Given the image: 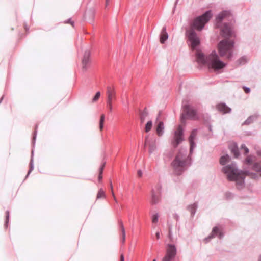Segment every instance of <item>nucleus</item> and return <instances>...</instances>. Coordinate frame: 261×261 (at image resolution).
<instances>
[{
  "instance_id": "nucleus-29",
  "label": "nucleus",
  "mask_w": 261,
  "mask_h": 261,
  "mask_svg": "<svg viewBox=\"0 0 261 261\" xmlns=\"http://www.w3.org/2000/svg\"><path fill=\"white\" fill-rule=\"evenodd\" d=\"M152 122L150 120L147 122L145 125V132H148L152 128Z\"/></svg>"
},
{
  "instance_id": "nucleus-47",
  "label": "nucleus",
  "mask_w": 261,
  "mask_h": 261,
  "mask_svg": "<svg viewBox=\"0 0 261 261\" xmlns=\"http://www.w3.org/2000/svg\"><path fill=\"white\" fill-rule=\"evenodd\" d=\"M174 218L176 219V220H178L179 219V216L177 215V214H175L174 215Z\"/></svg>"
},
{
  "instance_id": "nucleus-40",
  "label": "nucleus",
  "mask_w": 261,
  "mask_h": 261,
  "mask_svg": "<svg viewBox=\"0 0 261 261\" xmlns=\"http://www.w3.org/2000/svg\"><path fill=\"white\" fill-rule=\"evenodd\" d=\"M101 95V93L100 91H98L96 93L95 96L93 98H99Z\"/></svg>"
},
{
  "instance_id": "nucleus-33",
  "label": "nucleus",
  "mask_w": 261,
  "mask_h": 261,
  "mask_svg": "<svg viewBox=\"0 0 261 261\" xmlns=\"http://www.w3.org/2000/svg\"><path fill=\"white\" fill-rule=\"evenodd\" d=\"M241 150L244 151V153L246 154L249 152V149L246 146L245 144H243L241 146Z\"/></svg>"
},
{
  "instance_id": "nucleus-22",
  "label": "nucleus",
  "mask_w": 261,
  "mask_h": 261,
  "mask_svg": "<svg viewBox=\"0 0 261 261\" xmlns=\"http://www.w3.org/2000/svg\"><path fill=\"white\" fill-rule=\"evenodd\" d=\"M164 132V123L162 121H160L156 128V133L159 136H161L163 135Z\"/></svg>"
},
{
  "instance_id": "nucleus-12",
  "label": "nucleus",
  "mask_w": 261,
  "mask_h": 261,
  "mask_svg": "<svg viewBox=\"0 0 261 261\" xmlns=\"http://www.w3.org/2000/svg\"><path fill=\"white\" fill-rule=\"evenodd\" d=\"M90 52L88 50H86L84 54L82 60V69L86 71L90 66Z\"/></svg>"
},
{
  "instance_id": "nucleus-4",
  "label": "nucleus",
  "mask_w": 261,
  "mask_h": 261,
  "mask_svg": "<svg viewBox=\"0 0 261 261\" xmlns=\"http://www.w3.org/2000/svg\"><path fill=\"white\" fill-rule=\"evenodd\" d=\"M182 108L183 111L180 116L182 123H185L187 119L193 120L199 119L198 111L200 108L199 103L190 102L187 100H184L182 102Z\"/></svg>"
},
{
  "instance_id": "nucleus-10",
  "label": "nucleus",
  "mask_w": 261,
  "mask_h": 261,
  "mask_svg": "<svg viewBox=\"0 0 261 261\" xmlns=\"http://www.w3.org/2000/svg\"><path fill=\"white\" fill-rule=\"evenodd\" d=\"M221 35L222 37L229 39L235 37L236 34L232 25L229 23H225L221 29Z\"/></svg>"
},
{
  "instance_id": "nucleus-30",
  "label": "nucleus",
  "mask_w": 261,
  "mask_h": 261,
  "mask_svg": "<svg viewBox=\"0 0 261 261\" xmlns=\"http://www.w3.org/2000/svg\"><path fill=\"white\" fill-rule=\"evenodd\" d=\"M9 217H10V213L9 211H7L6 212V221H5V227L7 228L8 227V225L9 223Z\"/></svg>"
},
{
  "instance_id": "nucleus-26",
  "label": "nucleus",
  "mask_w": 261,
  "mask_h": 261,
  "mask_svg": "<svg viewBox=\"0 0 261 261\" xmlns=\"http://www.w3.org/2000/svg\"><path fill=\"white\" fill-rule=\"evenodd\" d=\"M107 95L108 98H112L113 96H115V92L114 89L111 87H108L107 88Z\"/></svg>"
},
{
  "instance_id": "nucleus-52",
  "label": "nucleus",
  "mask_w": 261,
  "mask_h": 261,
  "mask_svg": "<svg viewBox=\"0 0 261 261\" xmlns=\"http://www.w3.org/2000/svg\"><path fill=\"white\" fill-rule=\"evenodd\" d=\"M3 100V99H0V103L2 102V100Z\"/></svg>"
},
{
  "instance_id": "nucleus-51",
  "label": "nucleus",
  "mask_w": 261,
  "mask_h": 261,
  "mask_svg": "<svg viewBox=\"0 0 261 261\" xmlns=\"http://www.w3.org/2000/svg\"><path fill=\"white\" fill-rule=\"evenodd\" d=\"M109 0H106V4L107 5Z\"/></svg>"
},
{
  "instance_id": "nucleus-9",
  "label": "nucleus",
  "mask_w": 261,
  "mask_h": 261,
  "mask_svg": "<svg viewBox=\"0 0 261 261\" xmlns=\"http://www.w3.org/2000/svg\"><path fill=\"white\" fill-rule=\"evenodd\" d=\"M177 254L176 246L173 244H169L167 246L166 252L162 261H174Z\"/></svg>"
},
{
  "instance_id": "nucleus-24",
  "label": "nucleus",
  "mask_w": 261,
  "mask_h": 261,
  "mask_svg": "<svg viewBox=\"0 0 261 261\" xmlns=\"http://www.w3.org/2000/svg\"><path fill=\"white\" fill-rule=\"evenodd\" d=\"M119 224L120 227L121 228V231H122V240H121V241H122V243L123 244H124L125 242V237H126L125 230V229H124V226L123 224V222L121 220H120L119 221Z\"/></svg>"
},
{
  "instance_id": "nucleus-39",
  "label": "nucleus",
  "mask_w": 261,
  "mask_h": 261,
  "mask_svg": "<svg viewBox=\"0 0 261 261\" xmlns=\"http://www.w3.org/2000/svg\"><path fill=\"white\" fill-rule=\"evenodd\" d=\"M107 106L110 108V110H112V105H111V99H108L107 101Z\"/></svg>"
},
{
  "instance_id": "nucleus-18",
  "label": "nucleus",
  "mask_w": 261,
  "mask_h": 261,
  "mask_svg": "<svg viewBox=\"0 0 261 261\" xmlns=\"http://www.w3.org/2000/svg\"><path fill=\"white\" fill-rule=\"evenodd\" d=\"M149 145V153H152L156 149V145L155 143V141L154 140H148L147 139H146L145 140V145Z\"/></svg>"
},
{
  "instance_id": "nucleus-23",
  "label": "nucleus",
  "mask_w": 261,
  "mask_h": 261,
  "mask_svg": "<svg viewBox=\"0 0 261 261\" xmlns=\"http://www.w3.org/2000/svg\"><path fill=\"white\" fill-rule=\"evenodd\" d=\"M230 149L231 150V153L234 155L235 158H238L239 155V151L238 147L236 143L233 144L230 147Z\"/></svg>"
},
{
  "instance_id": "nucleus-37",
  "label": "nucleus",
  "mask_w": 261,
  "mask_h": 261,
  "mask_svg": "<svg viewBox=\"0 0 261 261\" xmlns=\"http://www.w3.org/2000/svg\"><path fill=\"white\" fill-rule=\"evenodd\" d=\"M37 127H38V125H36L35 130L34 131V136H33V145L35 143V141L36 137V133H37Z\"/></svg>"
},
{
  "instance_id": "nucleus-6",
  "label": "nucleus",
  "mask_w": 261,
  "mask_h": 261,
  "mask_svg": "<svg viewBox=\"0 0 261 261\" xmlns=\"http://www.w3.org/2000/svg\"><path fill=\"white\" fill-rule=\"evenodd\" d=\"M234 42L227 39L221 40L218 44V52L220 56H226L227 59L233 57V48Z\"/></svg>"
},
{
  "instance_id": "nucleus-41",
  "label": "nucleus",
  "mask_w": 261,
  "mask_h": 261,
  "mask_svg": "<svg viewBox=\"0 0 261 261\" xmlns=\"http://www.w3.org/2000/svg\"><path fill=\"white\" fill-rule=\"evenodd\" d=\"M172 231H171V228H169V233H168V237L170 239H172Z\"/></svg>"
},
{
  "instance_id": "nucleus-38",
  "label": "nucleus",
  "mask_w": 261,
  "mask_h": 261,
  "mask_svg": "<svg viewBox=\"0 0 261 261\" xmlns=\"http://www.w3.org/2000/svg\"><path fill=\"white\" fill-rule=\"evenodd\" d=\"M243 88L246 93H249L250 92V89L249 87L244 86Z\"/></svg>"
},
{
  "instance_id": "nucleus-49",
  "label": "nucleus",
  "mask_w": 261,
  "mask_h": 261,
  "mask_svg": "<svg viewBox=\"0 0 261 261\" xmlns=\"http://www.w3.org/2000/svg\"><path fill=\"white\" fill-rule=\"evenodd\" d=\"M209 129H210V130H212V126H209Z\"/></svg>"
},
{
  "instance_id": "nucleus-20",
  "label": "nucleus",
  "mask_w": 261,
  "mask_h": 261,
  "mask_svg": "<svg viewBox=\"0 0 261 261\" xmlns=\"http://www.w3.org/2000/svg\"><path fill=\"white\" fill-rule=\"evenodd\" d=\"M259 117V115L255 114L250 116L243 123V125H249L252 123L254 121L256 120Z\"/></svg>"
},
{
  "instance_id": "nucleus-19",
  "label": "nucleus",
  "mask_w": 261,
  "mask_h": 261,
  "mask_svg": "<svg viewBox=\"0 0 261 261\" xmlns=\"http://www.w3.org/2000/svg\"><path fill=\"white\" fill-rule=\"evenodd\" d=\"M168 38V35L166 32V27H164L162 30V32L160 35V42L162 44H164Z\"/></svg>"
},
{
  "instance_id": "nucleus-1",
  "label": "nucleus",
  "mask_w": 261,
  "mask_h": 261,
  "mask_svg": "<svg viewBox=\"0 0 261 261\" xmlns=\"http://www.w3.org/2000/svg\"><path fill=\"white\" fill-rule=\"evenodd\" d=\"M230 160V158L229 155L225 154L220 158V164L224 166L222 170L227 175V179L230 181H236L237 189H241L244 187V179L246 176H249L254 179L258 178V176L256 173L250 172L249 170H238L235 163L226 165L229 163Z\"/></svg>"
},
{
  "instance_id": "nucleus-3",
  "label": "nucleus",
  "mask_w": 261,
  "mask_h": 261,
  "mask_svg": "<svg viewBox=\"0 0 261 261\" xmlns=\"http://www.w3.org/2000/svg\"><path fill=\"white\" fill-rule=\"evenodd\" d=\"M195 56L198 63L206 66L210 71H218L223 69L226 66V64L220 60L215 50L207 56L198 51L196 53Z\"/></svg>"
},
{
  "instance_id": "nucleus-45",
  "label": "nucleus",
  "mask_w": 261,
  "mask_h": 261,
  "mask_svg": "<svg viewBox=\"0 0 261 261\" xmlns=\"http://www.w3.org/2000/svg\"><path fill=\"white\" fill-rule=\"evenodd\" d=\"M138 175L139 177H141L142 175V172L141 171V170H139L138 171Z\"/></svg>"
},
{
  "instance_id": "nucleus-50",
  "label": "nucleus",
  "mask_w": 261,
  "mask_h": 261,
  "mask_svg": "<svg viewBox=\"0 0 261 261\" xmlns=\"http://www.w3.org/2000/svg\"><path fill=\"white\" fill-rule=\"evenodd\" d=\"M97 99H96V98H94V99H93V101H95Z\"/></svg>"
},
{
  "instance_id": "nucleus-21",
  "label": "nucleus",
  "mask_w": 261,
  "mask_h": 261,
  "mask_svg": "<svg viewBox=\"0 0 261 261\" xmlns=\"http://www.w3.org/2000/svg\"><path fill=\"white\" fill-rule=\"evenodd\" d=\"M197 207L198 204L196 202L188 206L187 209L189 212H190L192 217H193L195 215Z\"/></svg>"
},
{
  "instance_id": "nucleus-5",
  "label": "nucleus",
  "mask_w": 261,
  "mask_h": 261,
  "mask_svg": "<svg viewBox=\"0 0 261 261\" xmlns=\"http://www.w3.org/2000/svg\"><path fill=\"white\" fill-rule=\"evenodd\" d=\"M213 14L211 10H207L202 15L198 16L194 19L190 24V28L201 31L212 17Z\"/></svg>"
},
{
  "instance_id": "nucleus-34",
  "label": "nucleus",
  "mask_w": 261,
  "mask_h": 261,
  "mask_svg": "<svg viewBox=\"0 0 261 261\" xmlns=\"http://www.w3.org/2000/svg\"><path fill=\"white\" fill-rule=\"evenodd\" d=\"M246 164L250 165L252 162V158L250 156H248L245 160Z\"/></svg>"
},
{
  "instance_id": "nucleus-16",
  "label": "nucleus",
  "mask_w": 261,
  "mask_h": 261,
  "mask_svg": "<svg viewBox=\"0 0 261 261\" xmlns=\"http://www.w3.org/2000/svg\"><path fill=\"white\" fill-rule=\"evenodd\" d=\"M197 135V129L193 130L190 134V136L189 138V141L190 144V154L193 153V151L194 148L196 147V144L194 142V140Z\"/></svg>"
},
{
  "instance_id": "nucleus-48",
  "label": "nucleus",
  "mask_w": 261,
  "mask_h": 261,
  "mask_svg": "<svg viewBox=\"0 0 261 261\" xmlns=\"http://www.w3.org/2000/svg\"><path fill=\"white\" fill-rule=\"evenodd\" d=\"M258 261H261V255L259 256Z\"/></svg>"
},
{
  "instance_id": "nucleus-2",
  "label": "nucleus",
  "mask_w": 261,
  "mask_h": 261,
  "mask_svg": "<svg viewBox=\"0 0 261 261\" xmlns=\"http://www.w3.org/2000/svg\"><path fill=\"white\" fill-rule=\"evenodd\" d=\"M190 152L188 154L186 149L179 150L171 163L174 173L176 175H181L190 166L192 161Z\"/></svg>"
},
{
  "instance_id": "nucleus-17",
  "label": "nucleus",
  "mask_w": 261,
  "mask_h": 261,
  "mask_svg": "<svg viewBox=\"0 0 261 261\" xmlns=\"http://www.w3.org/2000/svg\"><path fill=\"white\" fill-rule=\"evenodd\" d=\"M217 110L223 114L230 113L231 109L224 103H221L217 105Z\"/></svg>"
},
{
  "instance_id": "nucleus-8",
  "label": "nucleus",
  "mask_w": 261,
  "mask_h": 261,
  "mask_svg": "<svg viewBox=\"0 0 261 261\" xmlns=\"http://www.w3.org/2000/svg\"><path fill=\"white\" fill-rule=\"evenodd\" d=\"M184 140V129L181 125H179L174 132L171 141L172 145L174 148H176Z\"/></svg>"
},
{
  "instance_id": "nucleus-46",
  "label": "nucleus",
  "mask_w": 261,
  "mask_h": 261,
  "mask_svg": "<svg viewBox=\"0 0 261 261\" xmlns=\"http://www.w3.org/2000/svg\"><path fill=\"white\" fill-rule=\"evenodd\" d=\"M120 261H124V256L123 254L120 256Z\"/></svg>"
},
{
  "instance_id": "nucleus-11",
  "label": "nucleus",
  "mask_w": 261,
  "mask_h": 261,
  "mask_svg": "<svg viewBox=\"0 0 261 261\" xmlns=\"http://www.w3.org/2000/svg\"><path fill=\"white\" fill-rule=\"evenodd\" d=\"M161 193V186L157 185L156 187V191L154 189L151 191V204H156L160 201V195Z\"/></svg>"
},
{
  "instance_id": "nucleus-32",
  "label": "nucleus",
  "mask_w": 261,
  "mask_h": 261,
  "mask_svg": "<svg viewBox=\"0 0 261 261\" xmlns=\"http://www.w3.org/2000/svg\"><path fill=\"white\" fill-rule=\"evenodd\" d=\"M159 215L158 213L154 214L152 216V222L153 223H156L158 222Z\"/></svg>"
},
{
  "instance_id": "nucleus-25",
  "label": "nucleus",
  "mask_w": 261,
  "mask_h": 261,
  "mask_svg": "<svg viewBox=\"0 0 261 261\" xmlns=\"http://www.w3.org/2000/svg\"><path fill=\"white\" fill-rule=\"evenodd\" d=\"M33 155H34V151H32V155H31V159L30 162V169L28 171V174L25 177V178H27L29 174L31 173V172L34 169V163H33Z\"/></svg>"
},
{
  "instance_id": "nucleus-7",
  "label": "nucleus",
  "mask_w": 261,
  "mask_h": 261,
  "mask_svg": "<svg viewBox=\"0 0 261 261\" xmlns=\"http://www.w3.org/2000/svg\"><path fill=\"white\" fill-rule=\"evenodd\" d=\"M185 35L188 41L190 43V46L193 50L200 44V40L195 30L193 29H188L186 30Z\"/></svg>"
},
{
  "instance_id": "nucleus-36",
  "label": "nucleus",
  "mask_w": 261,
  "mask_h": 261,
  "mask_svg": "<svg viewBox=\"0 0 261 261\" xmlns=\"http://www.w3.org/2000/svg\"><path fill=\"white\" fill-rule=\"evenodd\" d=\"M103 169V166H102L100 168V169H99V170H100V174H99V176H98V180H100L102 179V175H101V174H102V172Z\"/></svg>"
},
{
  "instance_id": "nucleus-13",
  "label": "nucleus",
  "mask_w": 261,
  "mask_h": 261,
  "mask_svg": "<svg viewBox=\"0 0 261 261\" xmlns=\"http://www.w3.org/2000/svg\"><path fill=\"white\" fill-rule=\"evenodd\" d=\"M230 15V12L229 11L224 10L219 13L216 18V24L217 27H220L221 22L226 17Z\"/></svg>"
},
{
  "instance_id": "nucleus-43",
  "label": "nucleus",
  "mask_w": 261,
  "mask_h": 261,
  "mask_svg": "<svg viewBox=\"0 0 261 261\" xmlns=\"http://www.w3.org/2000/svg\"><path fill=\"white\" fill-rule=\"evenodd\" d=\"M111 189H112V195H113V197H114V199H115V202H117V200H116V198H115V196H114V192H113V187H112V183H111Z\"/></svg>"
},
{
  "instance_id": "nucleus-14",
  "label": "nucleus",
  "mask_w": 261,
  "mask_h": 261,
  "mask_svg": "<svg viewBox=\"0 0 261 261\" xmlns=\"http://www.w3.org/2000/svg\"><path fill=\"white\" fill-rule=\"evenodd\" d=\"M257 154L261 156V150L257 151ZM251 168L253 171L257 172L261 176V159L253 163Z\"/></svg>"
},
{
  "instance_id": "nucleus-35",
  "label": "nucleus",
  "mask_w": 261,
  "mask_h": 261,
  "mask_svg": "<svg viewBox=\"0 0 261 261\" xmlns=\"http://www.w3.org/2000/svg\"><path fill=\"white\" fill-rule=\"evenodd\" d=\"M239 64H245L247 61L245 57H242L238 60Z\"/></svg>"
},
{
  "instance_id": "nucleus-54",
  "label": "nucleus",
  "mask_w": 261,
  "mask_h": 261,
  "mask_svg": "<svg viewBox=\"0 0 261 261\" xmlns=\"http://www.w3.org/2000/svg\"><path fill=\"white\" fill-rule=\"evenodd\" d=\"M152 261H156L155 259H154Z\"/></svg>"
},
{
  "instance_id": "nucleus-27",
  "label": "nucleus",
  "mask_w": 261,
  "mask_h": 261,
  "mask_svg": "<svg viewBox=\"0 0 261 261\" xmlns=\"http://www.w3.org/2000/svg\"><path fill=\"white\" fill-rule=\"evenodd\" d=\"M148 116V113L146 111V109L143 110L140 113V120L141 122L143 123L146 118Z\"/></svg>"
},
{
  "instance_id": "nucleus-28",
  "label": "nucleus",
  "mask_w": 261,
  "mask_h": 261,
  "mask_svg": "<svg viewBox=\"0 0 261 261\" xmlns=\"http://www.w3.org/2000/svg\"><path fill=\"white\" fill-rule=\"evenodd\" d=\"M102 197H106V194L104 191L102 190V189L101 188L98 191L97 194V199H99Z\"/></svg>"
},
{
  "instance_id": "nucleus-44",
  "label": "nucleus",
  "mask_w": 261,
  "mask_h": 261,
  "mask_svg": "<svg viewBox=\"0 0 261 261\" xmlns=\"http://www.w3.org/2000/svg\"><path fill=\"white\" fill-rule=\"evenodd\" d=\"M155 236L157 239H159L160 238V231H157L155 233Z\"/></svg>"
},
{
  "instance_id": "nucleus-42",
  "label": "nucleus",
  "mask_w": 261,
  "mask_h": 261,
  "mask_svg": "<svg viewBox=\"0 0 261 261\" xmlns=\"http://www.w3.org/2000/svg\"><path fill=\"white\" fill-rule=\"evenodd\" d=\"M66 23H70L73 27L74 26V22L71 20V18L68 19Z\"/></svg>"
},
{
  "instance_id": "nucleus-31",
  "label": "nucleus",
  "mask_w": 261,
  "mask_h": 261,
  "mask_svg": "<svg viewBox=\"0 0 261 261\" xmlns=\"http://www.w3.org/2000/svg\"><path fill=\"white\" fill-rule=\"evenodd\" d=\"M105 120V115L103 114L101 115L99 121V128L100 129H102L103 127V122Z\"/></svg>"
},
{
  "instance_id": "nucleus-15",
  "label": "nucleus",
  "mask_w": 261,
  "mask_h": 261,
  "mask_svg": "<svg viewBox=\"0 0 261 261\" xmlns=\"http://www.w3.org/2000/svg\"><path fill=\"white\" fill-rule=\"evenodd\" d=\"M216 236H218L219 239H222L224 236L223 233L220 230L217 226H215L213 228L211 233L205 238V240L208 241L211 239Z\"/></svg>"
},
{
  "instance_id": "nucleus-53",
  "label": "nucleus",
  "mask_w": 261,
  "mask_h": 261,
  "mask_svg": "<svg viewBox=\"0 0 261 261\" xmlns=\"http://www.w3.org/2000/svg\"><path fill=\"white\" fill-rule=\"evenodd\" d=\"M178 2V0H176V2H175V4H176Z\"/></svg>"
}]
</instances>
